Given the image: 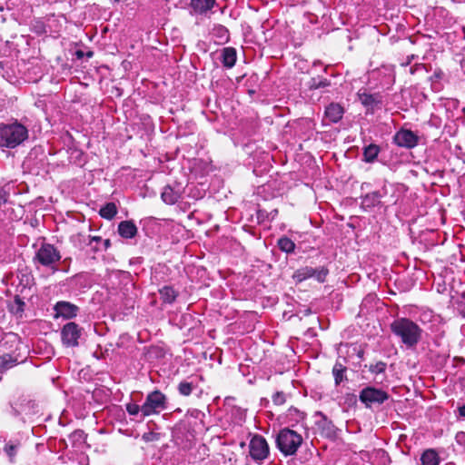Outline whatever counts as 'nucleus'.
I'll use <instances>...</instances> for the list:
<instances>
[{
  "mask_svg": "<svg viewBox=\"0 0 465 465\" xmlns=\"http://www.w3.org/2000/svg\"><path fill=\"white\" fill-rule=\"evenodd\" d=\"M391 330L408 348H414L421 339L422 330L408 318H399L393 321Z\"/></svg>",
  "mask_w": 465,
  "mask_h": 465,
  "instance_id": "obj_1",
  "label": "nucleus"
},
{
  "mask_svg": "<svg viewBox=\"0 0 465 465\" xmlns=\"http://www.w3.org/2000/svg\"><path fill=\"white\" fill-rule=\"evenodd\" d=\"M27 137L28 130L20 123L0 125V147L15 148Z\"/></svg>",
  "mask_w": 465,
  "mask_h": 465,
  "instance_id": "obj_2",
  "label": "nucleus"
},
{
  "mask_svg": "<svg viewBox=\"0 0 465 465\" xmlns=\"http://www.w3.org/2000/svg\"><path fill=\"white\" fill-rule=\"evenodd\" d=\"M302 443V435L288 428L281 430L276 437V446L284 456L294 455Z\"/></svg>",
  "mask_w": 465,
  "mask_h": 465,
  "instance_id": "obj_3",
  "label": "nucleus"
},
{
  "mask_svg": "<svg viewBox=\"0 0 465 465\" xmlns=\"http://www.w3.org/2000/svg\"><path fill=\"white\" fill-rule=\"evenodd\" d=\"M61 258L60 252L53 244L44 242L35 252L33 262L35 265L54 270Z\"/></svg>",
  "mask_w": 465,
  "mask_h": 465,
  "instance_id": "obj_4",
  "label": "nucleus"
},
{
  "mask_svg": "<svg viewBox=\"0 0 465 465\" xmlns=\"http://www.w3.org/2000/svg\"><path fill=\"white\" fill-rule=\"evenodd\" d=\"M167 408V398L160 391L155 390L150 392L142 405V418L159 414Z\"/></svg>",
  "mask_w": 465,
  "mask_h": 465,
  "instance_id": "obj_5",
  "label": "nucleus"
},
{
  "mask_svg": "<svg viewBox=\"0 0 465 465\" xmlns=\"http://www.w3.org/2000/svg\"><path fill=\"white\" fill-rule=\"evenodd\" d=\"M329 273V270L324 267H317L313 268L311 266H304L301 267L298 270H296L292 275L293 280H295L298 282H302L305 280L313 278L318 282H324L326 281V277Z\"/></svg>",
  "mask_w": 465,
  "mask_h": 465,
  "instance_id": "obj_6",
  "label": "nucleus"
},
{
  "mask_svg": "<svg viewBox=\"0 0 465 465\" xmlns=\"http://www.w3.org/2000/svg\"><path fill=\"white\" fill-rule=\"evenodd\" d=\"M250 455L257 462H262L268 458L270 448L266 440L261 435H254L249 443Z\"/></svg>",
  "mask_w": 465,
  "mask_h": 465,
  "instance_id": "obj_7",
  "label": "nucleus"
},
{
  "mask_svg": "<svg viewBox=\"0 0 465 465\" xmlns=\"http://www.w3.org/2000/svg\"><path fill=\"white\" fill-rule=\"evenodd\" d=\"M359 399L367 408H371L373 404H382L389 399V394L381 389L369 386L361 390Z\"/></svg>",
  "mask_w": 465,
  "mask_h": 465,
  "instance_id": "obj_8",
  "label": "nucleus"
},
{
  "mask_svg": "<svg viewBox=\"0 0 465 465\" xmlns=\"http://www.w3.org/2000/svg\"><path fill=\"white\" fill-rule=\"evenodd\" d=\"M81 335L82 328L73 322L66 323L61 331L63 343L68 347L77 346L79 344L78 339Z\"/></svg>",
  "mask_w": 465,
  "mask_h": 465,
  "instance_id": "obj_9",
  "label": "nucleus"
},
{
  "mask_svg": "<svg viewBox=\"0 0 465 465\" xmlns=\"http://www.w3.org/2000/svg\"><path fill=\"white\" fill-rule=\"evenodd\" d=\"M394 142L401 147L413 148L418 143V136L410 130L401 129L396 133Z\"/></svg>",
  "mask_w": 465,
  "mask_h": 465,
  "instance_id": "obj_10",
  "label": "nucleus"
},
{
  "mask_svg": "<svg viewBox=\"0 0 465 465\" xmlns=\"http://www.w3.org/2000/svg\"><path fill=\"white\" fill-rule=\"evenodd\" d=\"M54 310L56 318L63 317L64 319H72L75 317L79 312V308L76 305L65 301L56 302Z\"/></svg>",
  "mask_w": 465,
  "mask_h": 465,
  "instance_id": "obj_11",
  "label": "nucleus"
},
{
  "mask_svg": "<svg viewBox=\"0 0 465 465\" xmlns=\"http://www.w3.org/2000/svg\"><path fill=\"white\" fill-rule=\"evenodd\" d=\"M358 97L363 106L366 107L367 111L371 113L379 108L382 103V99L380 94H369L366 91H359Z\"/></svg>",
  "mask_w": 465,
  "mask_h": 465,
  "instance_id": "obj_12",
  "label": "nucleus"
},
{
  "mask_svg": "<svg viewBox=\"0 0 465 465\" xmlns=\"http://www.w3.org/2000/svg\"><path fill=\"white\" fill-rule=\"evenodd\" d=\"M181 195L182 191L179 188L175 189L171 185H166L161 193V198L167 204H174Z\"/></svg>",
  "mask_w": 465,
  "mask_h": 465,
  "instance_id": "obj_13",
  "label": "nucleus"
},
{
  "mask_svg": "<svg viewBox=\"0 0 465 465\" xmlns=\"http://www.w3.org/2000/svg\"><path fill=\"white\" fill-rule=\"evenodd\" d=\"M344 110L339 104L331 103L325 109V116L331 123H338L343 116Z\"/></svg>",
  "mask_w": 465,
  "mask_h": 465,
  "instance_id": "obj_14",
  "label": "nucleus"
},
{
  "mask_svg": "<svg viewBox=\"0 0 465 465\" xmlns=\"http://www.w3.org/2000/svg\"><path fill=\"white\" fill-rule=\"evenodd\" d=\"M118 232L124 238H133L137 233V227L132 221H124L118 225Z\"/></svg>",
  "mask_w": 465,
  "mask_h": 465,
  "instance_id": "obj_15",
  "label": "nucleus"
},
{
  "mask_svg": "<svg viewBox=\"0 0 465 465\" xmlns=\"http://www.w3.org/2000/svg\"><path fill=\"white\" fill-rule=\"evenodd\" d=\"M440 459L434 449L425 450L420 456L421 465H440Z\"/></svg>",
  "mask_w": 465,
  "mask_h": 465,
  "instance_id": "obj_16",
  "label": "nucleus"
},
{
  "mask_svg": "<svg viewBox=\"0 0 465 465\" xmlns=\"http://www.w3.org/2000/svg\"><path fill=\"white\" fill-rule=\"evenodd\" d=\"M222 63L223 66L232 68L237 59L236 50L233 47H225L222 51Z\"/></svg>",
  "mask_w": 465,
  "mask_h": 465,
  "instance_id": "obj_17",
  "label": "nucleus"
},
{
  "mask_svg": "<svg viewBox=\"0 0 465 465\" xmlns=\"http://www.w3.org/2000/svg\"><path fill=\"white\" fill-rule=\"evenodd\" d=\"M318 426L322 430V434L327 438L333 439L336 437V427L334 424L323 416L322 420L318 422Z\"/></svg>",
  "mask_w": 465,
  "mask_h": 465,
  "instance_id": "obj_18",
  "label": "nucleus"
},
{
  "mask_svg": "<svg viewBox=\"0 0 465 465\" xmlns=\"http://www.w3.org/2000/svg\"><path fill=\"white\" fill-rule=\"evenodd\" d=\"M381 194L380 192H372L362 197L361 204L364 208H371L381 203Z\"/></svg>",
  "mask_w": 465,
  "mask_h": 465,
  "instance_id": "obj_19",
  "label": "nucleus"
},
{
  "mask_svg": "<svg viewBox=\"0 0 465 465\" xmlns=\"http://www.w3.org/2000/svg\"><path fill=\"white\" fill-rule=\"evenodd\" d=\"M214 4L215 0H191L192 7L200 14L209 11Z\"/></svg>",
  "mask_w": 465,
  "mask_h": 465,
  "instance_id": "obj_20",
  "label": "nucleus"
},
{
  "mask_svg": "<svg viewBox=\"0 0 465 465\" xmlns=\"http://www.w3.org/2000/svg\"><path fill=\"white\" fill-rule=\"evenodd\" d=\"M159 294L162 301L165 303H173L178 296V292L172 286L168 285L161 288Z\"/></svg>",
  "mask_w": 465,
  "mask_h": 465,
  "instance_id": "obj_21",
  "label": "nucleus"
},
{
  "mask_svg": "<svg viewBox=\"0 0 465 465\" xmlns=\"http://www.w3.org/2000/svg\"><path fill=\"white\" fill-rule=\"evenodd\" d=\"M380 153V146L371 143L363 148V161L366 163H373Z\"/></svg>",
  "mask_w": 465,
  "mask_h": 465,
  "instance_id": "obj_22",
  "label": "nucleus"
},
{
  "mask_svg": "<svg viewBox=\"0 0 465 465\" xmlns=\"http://www.w3.org/2000/svg\"><path fill=\"white\" fill-rule=\"evenodd\" d=\"M19 448H20L19 441L9 440L8 442L5 443L4 451L6 454V456L8 457L10 462H15Z\"/></svg>",
  "mask_w": 465,
  "mask_h": 465,
  "instance_id": "obj_23",
  "label": "nucleus"
},
{
  "mask_svg": "<svg viewBox=\"0 0 465 465\" xmlns=\"http://www.w3.org/2000/svg\"><path fill=\"white\" fill-rule=\"evenodd\" d=\"M99 213L103 218L111 220L117 213L116 205L114 203H108L100 209Z\"/></svg>",
  "mask_w": 465,
  "mask_h": 465,
  "instance_id": "obj_24",
  "label": "nucleus"
},
{
  "mask_svg": "<svg viewBox=\"0 0 465 465\" xmlns=\"http://www.w3.org/2000/svg\"><path fill=\"white\" fill-rule=\"evenodd\" d=\"M278 247L282 252L292 253L294 252L295 243L288 237H282L278 240Z\"/></svg>",
  "mask_w": 465,
  "mask_h": 465,
  "instance_id": "obj_25",
  "label": "nucleus"
},
{
  "mask_svg": "<svg viewBox=\"0 0 465 465\" xmlns=\"http://www.w3.org/2000/svg\"><path fill=\"white\" fill-rule=\"evenodd\" d=\"M346 367H344L341 363L336 362L332 368V374L334 376L335 385H339L344 379Z\"/></svg>",
  "mask_w": 465,
  "mask_h": 465,
  "instance_id": "obj_26",
  "label": "nucleus"
},
{
  "mask_svg": "<svg viewBox=\"0 0 465 465\" xmlns=\"http://www.w3.org/2000/svg\"><path fill=\"white\" fill-rule=\"evenodd\" d=\"M16 363H17V359L8 353L0 355V369L1 370H8V369L12 368L13 366L16 365Z\"/></svg>",
  "mask_w": 465,
  "mask_h": 465,
  "instance_id": "obj_27",
  "label": "nucleus"
},
{
  "mask_svg": "<svg viewBox=\"0 0 465 465\" xmlns=\"http://www.w3.org/2000/svg\"><path fill=\"white\" fill-rule=\"evenodd\" d=\"M329 85H330V81H328L327 79L312 78L308 82V87L310 89H319V88L327 87Z\"/></svg>",
  "mask_w": 465,
  "mask_h": 465,
  "instance_id": "obj_28",
  "label": "nucleus"
},
{
  "mask_svg": "<svg viewBox=\"0 0 465 465\" xmlns=\"http://www.w3.org/2000/svg\"><path fill=\"white\" fill-rule=\"evenodd\" d=\"M193 388L194 386L192 382L183 381L179 383L178 391L183 396H189L193 392Z\"/></svg>",
  "mask_w": 465,
  "mask_h": 465,
  "instance_id": "obj_29",
  "label": "nucleus"
},
{
  "mask_svg": "<svg viewBox=\"0 0 465 465\" xmlns=\"http://www.w3.org/2000/svg\"><path fill=\"white\" fill-rule=\"evenodd\" d=\"M125 409L129 415L135 416L139 413L142 414V406H139L136 403L129 402L126 404Z\"/></svg>",
  "mask_w": 465,
  "mask_h": 465,
  "instance_id": "obj_30",
  "label": "nucleus"
},
{
  "mask_svg": "<svg viewBox=\"0 0 465 465\" xmlns=\"http://www.w3.org/2000/svg\"><path fill=\"white\" fill-rule=\"evenodd\" d=\"M386 369V363L383 361H378L375 364H371L370 366V371L375 374H380L384 372Z\"/></svg>",
  "mask_w": 465,
  "mask_h": 465,
  "instance_id": "obj_31",
  "label": "nucleus"
},
{
  "mask_svg": "<svg viewBox=\"0 0 465 465\" xmlns=\"http://www.w3.org/2000/svg\"><path fill=\"white\" fill-rule=\"evenodd\" d=\"M272 401L276 405H282L285 402V395L282 392H276L272 396Z\"/></svg>",
  "mask_w": 465,
  "mask_h": 465,
  "instance_id": "obj_32",
  "label": "nucleus"
},
{
  "mask_svg": "<svg viewBox=\"0 0 465 465\" xmlns=\"http://www.w3.org/2000/svg\"><path fill=\"white\" fill-rule=\"evenodd\" d=\"M7 202V193L4 190H0V205Z\"/></svg>",
  "mask_w": 465,
  "mask_h": 465,
  "instance_id": "obj_33",
  "label": "nucleus"
},
{
  "mask_svg": "<svg viewBox=\"0 0 465 465\" xmlns=\"http://www.w3.org/2000/svg\"><path fill=\"white\" fill-rule=\"evenodd\" d=\"M459 417L465 419V403L458 407Z\"/></svg>",
  "mask_w": 465,
  "mask_h": 465,
  "instance_id": "obj_34",
  "label": "nucleus"
},
{
  "mask_svg": "<svg viewBox=\"0 0 465 465\" xmlns=\"http://www.w3.org/2000/svg\"><path fill=\"white\" fill-rule=\"evenodd\" d=\"M101 240H102V239H101V237L94 236V237H92V238L90 239V241H89V243H88V244H89L90 246H92L94 249H95V250H96L97 248H96V246H93V242H100Z\"/></svg>",
  "mask_w": 465,
  "mask_h": 465,
  "instance_id": "obj_35",
  "label": "nucleus"
},
{
  "mask_svg": "<svg viewBox=\"0 0 465 465\" xmlns=\"http://www.w3.org/2000/svg\"><path fill=\"white\" fill-rule=\"evenodd\" d=\"M7 338L9 339V341L11 342H15V341H18V337L16 335H15V334H10V335L7 336Z\"/></svg>",
  "mask_w": 465,
  "mask_h": 465,
  "instance_id": "obj_36",
  "label": "nucleus"
},
{
  "mask_svg": "<svg viewBox=\"0 0 465 465\" xmlns=\"http://www.w3.org/2000/svg\"><path fill=\"white\" fill-rule=\"evenodd\" d=\"M12 414L17 417L20 415V412L15 407L12 406Z\"/></svg>",
  "mask_w": 465,
  "mask_h": 465,
  "instance_id": "obj_37",
  "label": "nucleus"
},
{
  "mask_svg": "<svg viewBox=\"0 0 465 465\" xmlns=\"http://www.w3.org/2000/svg\"><path fill=\"white\" fill-rule=\"evenodd\" d=\"M104 248L107 249L110 246V240L106 239L104 241Z\"/></svg>",
  "mask_w": 465,
  "mask_h": 465,
  "instance_id": "obj_38",
  "label": "nucleus"
},
{
  "mask_svg": "<svg viewBox=\"0 0 465 465\" xmlns=\"http://www.w3.org/2000/svg\"><path fill=\"white\" fill-rule=\"evenodd\" d=\"M76 55L77 57H82L84 55V53L82 51H77Z\"/></svg>",
  "mask_w": 465,
  "mask_h": 465,
  "instance_id": "obj_39",
  "label": "nucleus"
},
{
  "mask_svg": "<svg viewBox=\"0 0 465 465\" xmlns=\"http://www.w3.org/2000/svg\"><path fill=\"white\" fill-rule=\"evenodd\" d=\"M0 68H3V64L0 62Z\"/></svg>",
  "mask_w": 465,
  "mask_h": 465,
  "instance_id": "obj_40",
  "label": "nucleus"
},
{
  "mask_svg": "<svg viewBox=\"0 0 465 465\" xmlns=\"http://www.w3.org/2000/svg\"><path fill=\"white\" fill-rule=\"evenodd\" d=\"M115 2H118L119 0H114Z\"/></svg>",
  "mask_w": 465,
  "mask_h": 465,
  "instance_id": "obj_41",
  "label": "nucleus"
}]
</instances>
